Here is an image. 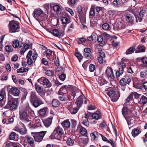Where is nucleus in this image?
Returning a JSON list of instances; mask_svg holds the SVG:
<instances>
[{
    "label": "nucleus",
    "mask_w": 147,
    "mask_h": 147,
    "mask_svg": "<svg viewBox=\"0 0 147 147\" xmlns=\"http://www.w3.org/2000/svg\"><path fill=\"white\" fill-rule=\"evenodd\" d=\"M6 51L9 52H11L13 50L12 47L9 45H7L5 47Z\"/></svg>",
    "instance_id": "nucleus-41"
},
{
    "label": "nucleus",
    "mask_w": 147,
    "mask_h": 147,
    "mask_svg": "<svg viewBox=\"0 0 147 147\" xmlns=\"http://www.w3.org/2000/svg\"><path fill=\"white\" fill-rule=\"evenodd\" d=\"M102 27L103 29L107 30L109 29V26L108 24L105 23L102 25Z\"/></svg>",
    "instance_id": "nucleus-44"
},
{
    "label": "nucleus",
    "mask_w": 147,
    "mask_h": 147,
    "mask_svg": "<svg viewBox=\"0 0 147 147\" xmlns=\"http://www.w3.org/2000/svg\"><path fill=\"white\" fill-rule=\"evenodd\" d=\"M86 40V39L83 37L79 38L77 39V41L79 44H80L82 42H84Z\"/></svg>",
    "instance_id": "nucleus-48"
},
{
    "label": "nucleus",
    "mask_w": 147,
    "mask_h": 147,
    "mask_svg": "<svg viewBox=\"0 0 147 147\" xmlns=\"http://www.w3.org/2000/svg\"><path fill=\"white\" fill-rule=\"evenodd\" d=\"M141 132V131H139V129L138 128H134L132 131V135L133 137H135L137 136Z\"/></svg>",
    "instance_id": "nucleus-22"
},
{
    "label": "nucleus",
    "mask_w": 147,
    "mask_h": 147,
    "mask_svg": "<svg viewBox=\"0 0 147 147\" xmlns=\"http://www.w3.org/2000/svg\"><path fill=\"white\" fill-rule=\"evenodd\" d=\"M66 87V86H64L61 87L58 92V94H61L62 93L65 94V92H67Z\"/></svg>",
    "instance_id": "nucleus-24"
},
{
    "label": "nucleus",
    "mask_w": 147,
    "mask_h": 147,
    "mask_svg": "<svg viewBox=\"0 0 147 147\" xmlns=\"http://www.w3.org/2000/svg\"><path fill=\"white\" fill-rule=\"evenodd\" d=\"M82 7L81 5H79L78 7V12L80 14H81L82 13Z\"/></svg>",
    "instance_id": "nucleus-64"
},
{
    "label": "nucleus",
    "mask_w": 147,
    "mask_h": 147,
    "mask_svg": "<svg viewBox=\"0 0 147 147\" xmlns=\"http://www.w3.org/2000/svg\"><path fill=\"white\" fill-rule=\"evenodd\" d=\"M20 118L22 120H28V115L27 111L25 110H22L20 111Z\"/></svg>",
    "instance_id": "nucleus-6"
},
{
    "label": "nucleus",
    "mask_w": 147,
    "mask_h": 147,
    "mask_svg": "<svg viewBox=\"0 0 147 147\" xmlns=\"http://www.w3.org/2000/svg\"><path fill=\"white\" fill-rule=\"evenodd\" d=\"M134 96V93L133 92L131 93L125 100V102L123 104V105L126 106L127 103H129L130 101L132 100L133 99Z\"/></svg>",
    "instance_id": "nucleus-14"
},
{
    "label": "nucleus",
    "mask_w": 147,
    "mask_h": 147,
    "mask_svg": "<svg viewBox=\"0 0 147 147\" xmlns=\"http://www.w3.org/2000/svg\"><path fill=\"white\" fill-rule=\"evenodd\" d=\"M53 106L54 107H57L59 104L58 100L57 99H54L52 102Z\"/></svg>",
    "instance_id": "nucleus-37"
},
{
    "label": "nucleus",
    "mask_w": 147,
    "mask_h": 147,
    "mask_svg": "<svg viewBox=\"0 0 147 147\" xmlns=\"http://www.w3.org/2000/svg\"><path fill=\"white\" fill-rule=\"evenodd\" d=\"M65 9L66 11L69 12L71 16H73L74 15V13L71 9L69 8L66 7L65 8Z\"/></svg>",
    "instance_id": "nucleus-62"
},
{
    "label": "nucleus",
    "mask_w": 147,
    "mask_h": 147,
    "mask_svg": "<svg viewBox=\"0 0 147 147\" xmlns=\"http://www.w3.org/2000/svg\"><path fill=\"white\" fill-rule=\"evenodd\" d=\"M125 119L127 120L128 125H131L134 123L135 122V119L133 117H131L128 118L126 117V119Z\"/></svg>",
    "instance_id": "nucleus-18"
},
{
    "label": "nucleus",
    "mask_w": 147,
    "mask_h": 147,
    "mask_svg": "<svg viewBox=\"0 0 147 147\" xmlns=\"http://www.w3.org/2000/svg\"><path fill=\"white\" fill-rule=\"evenodd\" d=\"M126 20L129 24H133L134 20V16L131 14H127L125 16Z\"/></svg>",
    "instance_id": "nucleus-10"
},
{
    "label": "nucleus",
    "mask_w": 147,
    "mask_h": 147,
    "mask_svg": "<svg viewBox=\"0 0 147 147\" xmlns=\"http://www.w3.org/2000/svg\"><path fill=\"white\" fill-rule=\"evenodd\" d=\"M10 92L11 94L15 96H18L20 94V90L15 87L11 88L10 89Z\"/></svg>",
    "instance_id": "nucleus-11"
},
{
    "label": "nucleus",
    "mask_w": 147,
    "mask_h": 147,
    "mask_svg": "<svg viewBox=\"0 0 147 147\" xmlns=\"http://www.w3.org/2000/svg\"><path fill=\"white\" fill-rule=\"evenodd\" d=\"M32 134L36 142H40L42 140L45 134V131L32 132Z\"/></svg>",
    "instance_id": "nucleus-3"
},
{
    "label": "nucleus",
    "mask_w": 147,
    "mask_h": 147,
    "mask_svg": "<svg viewBox=\"0 0 147 147\" xmlns=\"http://www.w3.org/2000/svg\"><path fill=\"white\" fill-rule=\"evenodd\" d=\"M82 140L84 144H86L88 142L89 139L88 138H83L82 139Z\"/></svg>",
    "instance_id": "nucleus-59"
},
{
    "label": "nucleus",
    "mask_w": 147,
    "mask_h": 147,
    "mask_svg": "<svg viewBox=\"0 0 147 147\" xmlns=\"http://www.w3.org/2000/svg\"><path fill=\"white\" fill-rule=\"evenodd\" d=\"M26 129L24 127L23 128H22L20 129V133L22 135L24 134H26Z\"/></svg>",
    "instance_id": "nucleus-56"
},
{
    "label": "nucleus",
    "mask_w": 147,
    "mask_h": 147,
    "mask_svg": "<svg viewBox=\"0 0 147 147\" xmlns=\"http://www.w3.org/2000/svg\"><path fill=\"white\" fill-rule=\"evenodd\" d=\"M84 51L85 52L84 55V57L88 59H90L91 56L90 49L89 48H86L84 49Z\"/></svg>",
    "instance_id": "nucleus-9"
},
{
    "label": "nucleus",
    "mask_w": 147,
    "mask_h": 147,
    "mask_svg": "<svg viewBox=\"0 0 147 147\" xmlns=\"http://www.w3.org/2000/svg\"><path fill=\"white\" fill-rule=\"evenodd\" d=\"M59 135H62L64 133V130L63 128L61 127L58 126L54 130Z\"/></svg>",
    "instance_id": "nucleus-17"
},
{
    "label": "nucleus",
    "mask_w": 147,
    "mask_h": 147,
    "mask_svg": "<svg viewBox=\"0 0 147 147\" xmlns=\"http://www.w3.org/2000/svg\"><path fill=\"white\" fill-rule=\"evenodd\" d=\"M50 33H52L54 36L57 37H60L63 35V32L62 31H59L56 29H54L52 32H50Z\"/></svg>",
    "instance_id": "nucleus-8"
},
{
    "label": "nucleus",
    "mask_w": 147,
    "mask_h": 147,
    "mask_svg": "<svg viewBox=\"0 0 147 147\" xmlns=\"http://www.w3.org/2000/svg\"><path fill=\"white\" fill-rule=\"evenodd\" d=\"M9 31L10 33L15 32L20 29V26L18 22L14 20L9 22L8 25Z\"/></svg>",
    "instance_id": "nucleus-2"
},
{
    "label": "nucleus",
    "mask_w": 147,
    "mask_h": 147,
    "mask_svg": "<svg viewBox=\"0 0 147 147\" xmlns=\"http://www.w3.org/2000/svg\"><path fill=\"white\" fill-rule=\"evenodd\" d=\"M95 65L92 64H90L89 66V70L91 72L93 71L95 69Z\"/></svg>",
    "instance_id": "nucleus-60"
},
{
    "label": "nucleus",
    "mask_w": 147,
    "mask_h": 147,
    "mask_svg": "<svg viewBox=\"0 0 147 147\" xmlns=\"http://www.w3.org/2000/svg\"><path fill=\"white\" fill-rule=\"evenodd\" d=\"M61 124L63 127L66 128L69 127L70 126V122L68 120H65L61 123Z\"/></svg>",
    "instance_id": "nucleus-15"
},
{
    "label": "nucleus",
    "mask_w": 147,
    "mask_h": 147,
    "mask_svg": "<svg viewBox=\"0 0 147 147\" xmlns=\"http://www.w3.org/2000/svg\"><path fill=\"white\" fill-rule=\"evenodd\" d=\"M42 13H43L42 10L38 8L34 10L33 13V16L38 21L39 20L43 21V19L41 17V16H40V15Z\"/></svg>",
    "instance_id": "nucleus-5"
},
{
    "label": "nucleus",
    "mask_w": 147,
    "mask_h": 147,
    "mask_svg": "<svg viewBox=\"0 0 147 147\" xmlns=\"http://www.w3.org/2000/svg\"><path fill=\"white\" fill-rule=\"evenodd\" d=\"M61 20L63 24H67L69 23V17L67 16L62 17Z\"/></svg>",
    "instance_id": "nucleus-26"
},
{
    "label": "nucleus",
    "mask_w": 147,
    "mask_h": 147,
    "mask_svg": "<svg viewBox=\"0 0 147 147\" xmlns=\"http://www.w3.org/2000/svg\"><path fill=\"white\" fill-rule=\"evenodd\" d=\"M53 59L51 58V59H49V60H48V61L47 60V66H49V67H51L52 65V63H53Z\"/></svg>",
    "instance_id": "nucleus-43"
},
{
    "label": "nucleus",
    "mask_w": 147,
    "mask_h": 147,
    "mask_svg": "<svg viewBox=\"0 0 147 147\" xmlns=\"http://www.w3.org/2000/svg\"><path fill=\"white\" fill-rule=\"evenodd\" d=\"M19 99L12 98L11 97H9L8 103L7 105L4 107L5 108H10L11 110H15L19 104Z\"/></svg>",
    "instance_id": "nucleus-1"
},
{
    "label": "nucleus",
    "mask_w": 147,
    "mask_h": 147,
    "mask_svg": "<svg viewBox=\"0 0 147 147\" xmlns=\"http://www.w3.org/2000/svg\"><path fill=\"white\" fill-rule=\"evenodd\" d=\"M124 106H125L124 105ZM128 111L127 108L124 106L122 109V114L123 115L125 119H126L127 117L125 115H127V114L128 113Z\"/></svg>",
    "instance_id": "nucleus-27"
},
{
    "label": "nucleus",
    "mask_w": 147,
    "mask_h": 147,
    "mask_svg": "<svg viewBox=\"0 0 147 147\" xmlns=\"http://www.w3.org/2000/svg\"><path fill=\"white\" fill-rule=\"evenodd\" d=\"M135 48L133 47H130L126 51V53H125V54H126L127 55H128L129 54H131L135 51Z\"/></svg>",
    "instance_id": "nucleus-31"
},
{
    "label": "nucleus",
    "mask_w": 147,
    "mask_h": 147,
    "mask_svg": "<svg viewBox=\"0 0 147 147\" xmlns=\"http://www.w3.org/2000/svg\"><path fill=\"white\" fill-rule=\"evenodd\" d=\"M75 56L77 58L79 61L80 62L81 59L82 58L81 54L80 53L76 52L75 53Z\"/></svg>",
    "instance_id": "nucleus-50"
},
{
    "label": "nucleus",
    "mask_w": 147,
    "mask_h": 147,
    "mask_svg": "<svg viewBox=\"0 0 147 147\" xmlns=\"http://www.w3.org/2000/svg\"><path fill=\"white\" fill-rule=\"evenodd\" d=\"M98 82L100 86H102L107 83V81L102 77H100L98 78Z\"/></svg>",
    "instance_id": "nucleus-23"
},
{
    "label": "nucleus",
    "mask_w": 147,
    "mask_h": 147,
    "mask_svg": "<svg viewBox=\"0 0 147 147\" xmlns=\"http://www.w3.org/2000/svg\"><path fill=\"white\" fill-rule=\"evenodd\" d=\"M66 143L68 145L71 146L74 144V141L71 138H69L67 139Z\"/></svg>",
    "instance_id": "nucleus-45"
},
{
    "label": "nucleus",
    "mask_w": 147,
    "mask_h": 147,
    "mask_svg": "<svg viewBox=\"0 0 147 147\" xmlns=\"http://www.w3.org/2000/svg\"><path fill=\"white\" fill-rule=\"evenodd\" d=\"M121 26V22L116 23L113 24V29L116 31L119 30V26Z\"/></svg>",
    "instance_id": "nucleus-30"
},
{
    "label": "nucleus",
    "mask_w": 147,
    "mask_h": 147,
    "mask_svg": "<svg viewBox=\"0 0 147 147\" xmlns=\"http://www.w3.org/2000/svg\"><path fill=\"white\" fill-rule=\"evenodd\" d=\"M106 75L108 78L112 79L115 78L112 69L110 67H107L106 70Z\"/></svg>",
    "instance_id": "nucleus-7"
},
{
    "label": "nucleus",
    "mask_w": 147,
    "mask_h": 147,
    "mask_svg": "<svg viewBox=\"0 0 147 147\" xmlns=\"http://www.w3.org/2000/svg\"><path fill=\"white\" fill-rule=\"evenodd\" d=\"M78 109L77 108H74L70 111L71 113L72 114H75L78 112Z\"/></svg>",
    "instance_id": "nucleus-58"
},
{
    "label": "nucleus",
    "mask_w": 147,
    "mask_h": 147,
    "mask_svg": "<svg viewBox=\"0 0 147 147\" xmlns=\"http://www.w3.org/2000/svg\"><path fill=\"white\" fill-rule=\"evenodd\" d=\"M38 98L37 96L36 93L34 92H32L30 94V102H33L34 100L38 99Z\"/></svg>",
    "instance_id": "nucleus-19"
},
{
    "label": "nucleus",
    "mask_w": 147,
    "mask_h": 147,
    "mask_svg": "<svg viewBox=\"0 0 147 147\" xmlns=\"http://www.w3.org/2000/svg\"><path fill=\"white\" fill-rule=\"evenodd\" d=\"M58 20L57 18H54L51 20V22L52 24L54 26H56L58 23Z\"/></svg>",
    "instance_id": "nucleus-46"
},
{
    "label": "nucleus",
    "mask_w": 147,
    "mask_h": 147,
    "mask_svg": "<svg viewBox=\"0 0 147 147\" xmlns=\"http://www.w3.org/2000/svg\"><path fill=\"white\" fill-rule=\"evenodd\" d=\"M92 117L93 119L97 120L100 119L101 116L100 112L97 111L93 113L92 115Z\"/></svg>",
    "instance_id": "nucleus-13"
},
{
    "label": "nucleus",
    "mask_w": 147,
    "mask_h": 147,
    "mask_svg": "<svg viewBox=\"0 0 147 147\" xmlns=\"http://www.w3.org/2000/svg\"><path fill=\"white\" fill-rule=\"evenodd\" d=\"M98 60L100 63H105V58L98 56Z\"/></svg>",
    "instance_id": "nucleus-47"
},
{
    "label": "nucleus",
    "mask_w": 147,
    "mask_h": 147,
    "mask_svg": "<svg viewBox=\"0 0 147 147\" xmlns=\"http://www.w3.org/2000/svg\"><path fill=\"white\" fill-rule=\"evenodd\" d=\"M16 134L13 132H12L9 136V138L11 140H14L15 139Z\"/></svg>",
    "instance_id": "nucleus-38"
},
{
    "label": "nucleus",
    "mask_w": 147,
    "mask_h": 147,
    "mask_svg": "<svg viewBox=\"0 0 147 147\" xmlns=\"http://www.w3.org/2000/svg\"><path fill=\"white\" fill-rule=\"evenodd\" d=\"M12 45L13 46L14 48H17L19 46H20V47H21V46H20V45L19 44L18 40H17L14 41L13 42Z\"/></svg>",
    "instance_id": "nucleus-39"
},
{
    "label": "nucleus",
    "mask_w": 147,
    "mask_h": 147,
    "mask_svg": "<svg viewBox=\"0 0 147 147\" xmlns=\"http://www.w3.org/2000/svg\"><path fill=\"white\" fill-rule=\"evenodd\" d=\"M32 104V105L35 107H38L41 104L39 102V98L38 99H36L33 101V102H31Z\"/></svg>",
    "instance_id": "nucleus-28"
},
{
    "label": "nucleus",
    "mask_w": 147,
    "mask_h": 147,
    "mask_svg": "<svg viewBox=\"0 0 147 147\" xmlns=\"http://www.w3.org/2000/svg\"><path fill=\"white\" fill-rule=\"evenodd\" d=\"M26 138L28 142L32 146L34 142V139L32 138H29L28 137H26Z\"/></svg>",
    "instance_id": "nucleus-35"
},
{
    "label": "nucleus",
    "mask_w": 147,
    "mask_h": 147,
    "mask_svg": "<svg viewBox=\"0 0 147 147\" xmlns=\"http://www.w3.org/2000/svg\"><path fill=\"white\" fill-rule=\"evenodd\" d=\"M58 136H59V135L56 131H55V130H54L53 132L50 136V137L51 139H59Z\"/></svg>",
    "instance_id": "nucleus-29"
},
{
    "label": "nucleus",
    "mask_w": 147,
    "mask_h": 147,
    "mask_svg": "<svg viewBox=\"0 0 147 147\" xmlns=\"http://www.w3.org/2000/svg\"><path fill=\"white\" fill-rule=\"evenodd\" d=\"M38 112L40 115L42 117H44L46 115V109L45 108L42 109L39 111Z\"/></svg>",
    "instance_id": "nucleus-34"
},
{
    "label": "nucleus",
    "mask_w": 147,
    "mask_h": 147,
    "mask_svg": "<svg viewBox=\"0 0 147 147\" xmlns=\"http://www.w3.org/2000/svg\"><path fill=\"white\" fill-rule=\"evenodd\" d=\"M119 2H118L117 0H114L113 2V5L114 6L116 7L120 6Z\"/></svg>",
    "instance_id": "nucleus-53"
},
{
    "label": "nucleus",
    "mask_w": 147,
    "mask_h": 147,
    "mask_svg": "<svg viewBox=\"0 0 147 147\" xmlns=\"http://www.w3.org/2000/svg\"><path fill=\"white\" fill-rule=\"evenodd\" d=\"M52 117L48 118L47 119V127H49L52 122Z\"/></svg>",
    "instance_id": "nucleus-36"
},
{
    "label": "nucleus",
    "mask_w": 147,
    "mask_h": 147,
    "mask_svg": "<svg viewBox=\"0 0 147 147\" xmlns=\"http://www.w3.org/2000/svg\"><path fill=\"white\" fill-rule=\"evenodd\" d=\"M145 48L144 46H139L137 47L135 52L136 53L143 52L145 51Z\"/></svg>",
    "instance_id": "nucleus-20"
},
{
    "label": "nucleus",
    "mask_w": 147,
    "mask_h": 147,
    "mask_svg": "<svg viewBox=\"0 0 147 147\" xmlns=\"http://www.w3.org/2000/svg\"><path fill=\"white\" fill-rule=\"evenodd\" d=\"M80 132L82 135H84L87 133V131L85 128L82 127L80 129Z\"/></svg>",
    "instance_id": "nucleus-40"
},
{
    "label": "nucleus",
    "mask_w": 147,
    "mask_h": 147,
    "mask_svg": "<svg viewBox=\"0 0 147 147\" xmlns=\"http://www.w3.org/2000/svg\"><path fill=\"white\" fill-rule=\"evenodd\" d=\"M124 70L123 67L119 68V71L116 72V77L117 78L119 77L123 73Z\"/></svg>",
    "instance_id": "nucleus-25"
},
{
    "label": "nucleus",
    "mask_w": 147,
    "mask_h": 147,
    "mask_svg": "<svg viewBox=\"0 0 147 147\" xmlns=\"http://www.w3.org/2000/svg\"><path fill=\"white\" fill-rule=\"evenodd\" d=\"M35 88L36 90L38 92L40 93L42 92V89L41 87L39 85H35Z\"/></svg>",
    "instance_id": "nucleus-52"
},
{
    "label": "nucleus",
    "mask_w": 147,
    "mask_h": 147,
    "mask_svg": "<svg viewBox=\"0 0 147 147\" xmlns=\"http://www.w3.org/2000/svg\"><path fill=\"white\" fill-rule=\"evenodd\" d=\"M147 75V71H142L140 73V76L141 78H145Z\"/></svg>",
    "instance_id": "nucleus-55"
},
{
    "label": "nucleus",
    "mask_w": 147,
    "mask_h": 147,
    "mask_svg": "<svg viewBox=\"0 0 147 147\" xmlns=\"http://www.w3.org/2000/svg\"><path fill=\"white\" fill-rule=\"evenodd\" d=\"M119 95H117L113 90H110L107 93L108 95L111 98V100L113 102H116L120 96L119 91L118 92Z\"/></svg>",
    "instance_id": "nucleus-4"
},
{
    "label": "nucleus",
    "mask_w": 147,
    "mask_h": 147,
    "mask_svg": "<svg viewBox=\"0 0 147 147\" xmlns=\"http://www.w3.org/2000/svg\"><path fill=\"white\" fill-rule=\"evenodd\" d=\"M53 73V71L52 70H47V75L49 76H51Z\"/></svg>",
    "instance_id": "nucleus-63"
},
{
    "label": "nucleus",
    "mask_w": 147,
    "mask_h": 147,
    "mask_svg": "<svg viewBox=\"0 0 147 147\" xmlns=\"http://www.w3.org/2000/svg\"><path fill=\"white\" fill-rule=\"evenodd\" d=\"M100 134L97 131H94L91 133L90 136L93 138V140H95L96 138L100 136Z\"/></svg>",
    "instance_id": "nucleus-16"
},
{
    "label": "nucleus",
    "mask_w": 147,
    "mask_h": 147,
    "mask_svg": "<svg viewBox=\"0 0 147 147\" xmlns=\"http://www.w3.org/2000/svg\"><path fill=\"white\" fill-rule=\"evenodd\" d=\"M53 9L55 12H59L62 11L63 8L59 5H55L53 6Z\"/></svg>",
    "instance_id": "nucleus-21"
},
{
    "label": "nucleus",
    "mask_w": 147,
    "mask_h": 147,
    "mask_svg": "<svg viewBox=\"0 0 147 147\" xmlns=\"http://www.w3.org/2000/svg\"><path fill=\"white\" fill-rule=\"evenodd\" d=\"M120 84L121 86H124L126 85V81L124 78H122L120 81Z\"/></svg>",
    "instance_id": "nucleus-51"
},
{
    "label": "nucleus",
    "mask_w": 147,
    "mask_h": 147,
    "mask_svg": "<svg viewBox=\"0 0 147 147\" xmlns=\"http://www.w3.org/2000/svg\"><path fill=\"white\" fill-rule=\"evenodd\" d=\"M82 123L84 125L88 127L89 125V123L88 121V119H84Z\"/></svg>",
    "instance_id": "nucleus-54"
},
{
    "label": "nucleus",
    "mask_w": 147,
    "mask_h": 147,
    "mask_svg": "<svg viewBox=\"0 0 147 147\" xmlns=\"http://www.w3.org/2000/svg\"><path fill=\"white\" fill-rule=\"evenodd\" d=\"M95 13L94 8L91 7L89 12V15L90 16H94L95 15Z\"/></svg>",
    "instance_id": "nucleus-42"
},
{
    "label": "nucleus",
    "mask_w": 147,
    "mask_h": 147,
    "mask_svg": "<svg viewBox=\"0 0 147 147\" xmlns=\"http://www.w3.org/2000/svg\"><path fill=\"white\" fill-rule=\"evenodd\" d=\"M28 70V68L27 67H21L17 70V71L18 73L26 72Z\"/></svg>",
    "instance_id": "nucleus-32"
},
{
    "label": "nucleus",
    "mask_w": 147,
    "mask_h": 147,
    "mask_svg": "<svg viewBox=\"0 0 147 147\" xmlns=\"http://www.w3.org/2000/svg\"><path fill=\"white\" fill-rule=\"evenodd\" d=\"M140 101L144 105H147V98L144 96H142L140 98Z\"/></svg>",
    "instance_id": "nucleus-33"
},
{
    "label": "nucleus",
    "mask_w": 147,
    "mask_h": 147,
    "mask_svg": "<svg viewBox=\"0 0 147 147\" xmlns=\"http://www.w3.org/2000/svg\"><path fill=\"white\" fill-rule=\"evenodd\" d=\"M145 13V11L144 10H142L140 11L139 16H140L143 18Z\"/></svg>",
    "instance_id": "nucleus-61"
},
{
    "label": "nucleus",
    "mask_w": 147,
    "mask_h": 147,
    "mask_svg": "<svg viewBox=\"0 0 147 147\" xmlns=\"http://www.w3.org/2000/svg\"><path fill=\"white\" fill-rule=\"evenodd\" d=\"M66 75L64 73L62 74L59 76V78L62 81H64L66 78Z\"/></svg>",
    "instance_id": "nucleus-57"
},
{
    "label": "nucleus",
    "mask_w": 147,
    "mask_h": 147,
    "mask_svg": "<svg viewBox=\"0 0 147 147\" xmlns=\"http://www.w3.org/2000/svg\"><path fill=\"white\" fill-rule=\"evenodd\" d=\"M83 97H85V96H84L82 94V95H81L80 96L77 98L76 102V103L78 106L80 107L82 104L83 102Z\"/></svg>",
    "instance_id": "nucleus-12"
},
{
    "label": "nucleus",
    "mask_w": 147,
    "mask_h": 147,
    "mask_svg": "<svg viewBox=\"0 0 147 147\" xmlns=\"http://www.w3.org/2000/svg\"><path fill=\"white\" fill-rule=\"evenodd\" d=\"M59 98L62 101H65L67 100V98L66 96H65L64 95L61 94H59Z\"/></svg>",
    "instance_id": "nucleus-49"
}]
</instances>
